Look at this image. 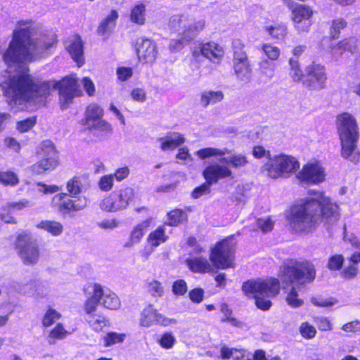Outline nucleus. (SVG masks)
<instances>
[{"mask_svg": "<svg viewBox=\"0 0 360 360\" xmlns=\"http://www.w3.org/2000/svg\"><path fill=\"white\" fill-rule=\"evenodd\" d=\"M56 44V35L44 31L41 25L29 20L17 22L2 60L9 69L8 74L12 69L21 70L14 75L0 76V86L9 105H44L51 92L58 89L62 108H66L74 97L82 95L76 75L66 76L60 81H39L27 73L24 65L46 57Z\"/></svg>", "mask_w": 360, "mask_h": 360, "instance_id": "1", "label": "nucleus"}, {"mask_svg": "<svg viewBox=\"0 0 360 360\" xmlns=\"http://www.w3.org/2000/svg\"><path fill=\"white\" fill-rule=\"evenodd\" d=\"M338 206L321 191H311L310 196L300 199L287 216L291 228L297 232L309 231L321 221L330 224L338 219Z\"/></svg>", "mask_w": 360, "mask_h": 360, "instance_id": "2", "label": "nucleus"}, {"mask_svg": "<svg viewBox=\"0 0 360 360\" xmlns=\"http://www.w3.org/2000/svg\"><path fill=\"white\" fill-rule=\"evenodd\" d=\"M315 277L314 266L308 261L295 262L292 265L283 267L281 280L283 283L291 285L286 297L287 303L290 307H298L302 305L303 300L298 297V292L304 285L312 282Z\"/></svg>", "mask_w": 360, "mask_h": 360, "instance_id": "3", "label": "nucleus"}, {"mask_svg": "<svg viewBox=\"0 0 360 360\" xmlns=\"http://www.w3.org/2000/svg\"><path fill=\"white\" fill-rule=\"evenodd\" d=\"M336 128L341 143V155L349 161L357 163L360 154L356 150L359 132L354 117L348 112L337 116Z\"/></svg>", "mask_w": 360, "mask_h": 360, "instance_id": "4", "label": "nucleus"}, {"mask_svg": "<svg viewBox=\"0 0 360 360\" xmlns=\"http://www.w3.org/2000/svg\"><path fill=\"white\" fill-rule=\"evenodd\" d=\"M84 176H75L66 183L68 193H60L53 196V206L57 207L60 212L69 214L84 210L87 205L85 197H78L84 190Z\"/></svg>", "mask_w": 360, "mask_h": 360, "instance_id": "5", "label": "nucleus"}, {"mask_svg": "<svg viewBox=\"0 0 360 360\" xmlns=\"http://www.w3.org/2000/svg\"><path fill=\"white\" fill-rule=\"evenodd\" d=\"M280 284L277 279L270 278L266 280L248 281L243 285L245 295L255 300L257 307L262 310H268L271 306L269 298L278 294Z\"/></svg>", "mask_w": 360, "mask_h": 360, "instance_id": "6", "label": "nucleus"}, {"mask_svg": "<svg viewBox=\"0 0 360 360\" xmlns=\"http://www.w3.org/2000/svg\"><path fill=\"white\" fill-rule=\"evenodd\" d=\"M300 162L297 158L280 153L269 158L262 166V171L273 179L288 177L300 169Z\"/></svg>", "mask_w": 360, "mask_h": 360, "instance_id": "7", "label": "nucleus"}, {"mask_svg": "<svg viewBox=\"0 0 360 360\" xmlns=\"http://www.w3.org/2000/svg\"><path fill=\"white\" fill-rule=\"evenodd\" d=\"M230 153L231 151L226 148L219 149L210 147L198 150L195 153L196 155L201 160H205L211 157H221L219 162H214L210 165H218L227 167L231 172V175L229 176H226L225 179H232L233 177L231 167L234 169L243 167L248 162L247 157L240 153L232 154L229 157H224V155Z\"/></svg>", "mask_w": 360, "mask_h": 360, "instance_id": "8", "label": "nucleus"}, {"mask_svg": "<svg viewBox=\"0 0 360 360\" xmlns=\"http://www.w3.org/2000/svg\"><path fill=\"white\" fill-rule=\"evenodd\" d=\"M35 153L39 160L30 167L34 174H41L52 171L58 166V152L52 141H42L36 148Z\"/></svg>", "mask_w": 360, "mask_h": 360, "instance_id": "9", "label": "nucleus"}, {"mask_svg": "<svg viewBox=\"0 0 360 360\" xmlns=\"http://www.w3.org/2000/svg\"><path fill=\"white\" fill-rule=\"evenodd\" d=\"M35 153L39 160L30 167L34 174H41L52 171L58 166V152L52 141H42L36 148Z\"/></svg>", "mask_w": 360, "mask_h": 360, "instance_id": "10", "label": "nucleus"}, {"mask_svg": "<svg viewBox=\"0 0 360 360\" xmlns=\"http://www.w3.org/2000/svg\"><path fill=\"white\" fill-rule=\"evenodd\" d=\"M135 196L134 190L122 187L105 195L99 202L100 209L106 212H117L128 207Z\"/></svg>", "mask_w": 360, "mask_h": 360, "instance_id": "11", "label": "nucleus"}, {"mask_svg": "<svg viewBox=\"0 0 360 360\" xmlns=\"http://www.w3.org/2000/svg\"><path fill=\"white\" fill-rule=\"evenodd\" d=\"M235 245L233 238L229 237L212 249L210 258L216 269H226L233 266Z\"/></svg>", "mask_w": 360, "mask_h": 360, "instance_id": "12", "label": "nucleus"}, {"mask_svg": "<svg viewBox=\"0 0 360 360\" xmlns=\"http://www.w3.org/2000/svg\"><path fill=\"white\" fill-rule=\"evenodd\" d=\"M15 245L18 255L24 264L33 266L38 262L40 256L39 248L30 233L25 231L19 233Z\"/></svg>", "mask_w": 360, "mask_h": 360, "instance_id": "13", "label": "nucleus"}, {"mask_svg": "<svg viewBox=\"0 0 360 360\" xmlns=\"http://www.w3.org/2000/svg\"><path fill=\"white\" fill-rule=\"evenodd\" d=\"M206 182L195 188L192 192L194 198H198L202 195L210 193V186L217 184L219 180L224 179L231 175V172L227 167L218 165H208L202 172Z\"/></svg>", "mask_w": 360, "mask_h": 360, "instance_id": "14", "label": "nucleus"}, {"mask_svg": "<svg viewBox=\"0 0 360 360\" xmlns=\"http://www.w3.org/2000/svg\"><path fill=\"white\" fill-rule=\"evenodd\" d=\"M176 323V319L167 317L159 313L152 304L144 307L140 314L139 324L142 327L149 328L153 325L167 327Z\"/></svg>", "mask_w": 360, "mask_h": 360, "instance_id": "15", "label": "nucleus"}, {"mask_svg": "<svg viewBox=\"0 0 360 360\" xmlns=\"http://www.w3.org/2000/svg\"><path fill=\"white\" fill-rule=\"evenodd\" d=\"M86 301H92L96 307L101 303L104 307L111 310H116L121 305L120 300L115 292L110 289L103 288L99 284L94 285L93 294Z\"/></svg>", "mask_w": 360, "mask_h": 360, "instance_id": "16", "label": "nucleus"}, {"mask_svg": "<svg viewBox=\"0 0 360 360\" xmlns=\"http://www.w3.org/2000/svg\"><path fill=\"white\" fill-rule=\"evenodd\" d=\"M313 11L304 4H295L291 8V20L298 34L308 32L312 25Z\"/></svg>", "mask_w": 360, "mask_h": 360, "instance_id": "17", "label": "nucleus"}, {"mask_svg": "<svg viewBox=\"0 0 360 360\" xmlns=\"http://www.w3.org/2000/svg\"><path fill=\"white\" fill-rule=\"evenodd\" d=\"M297 178L302 183L318 184L325 179V169L319 161H311L302 167Z\"/></svg>", "mask_w": 360, "mask_h": 360, "instance_id": "18", "label": "nucleus"}, {"mask_svg": "<svg viewBox=\"0 0 360 360\" xmlns=\"http://www.w3.org/2000/svg\"><path fill=\"white\" fill-rule=\"evenodd\" d=\"M307 78L304 83L309 89L320 90L325 87L327 79L324 66L312 63L305 69Z\"/></svg>", "mask_w": 360, "mask_h": 360, "instance_id": "19", "label": "nucleus"}, {"mask_svg": "<svg viewBox=\"0 0 360 360\" xmlns=\"http://www.w3.org/2000/svg\"><path fill=\"white\" fill-rule=\"evenodd\" d=\"M84 319L89 326L96 332H99L108 325V319L97 312V307L92 301H86L84 305Z\"/></svg>", "mask_w": 360, "mask_h": 360, "instance_id": "20", "label": "nucleus"}, {"mask_svg": "<svg viewBox=\"0 0 360 360\" xmlns=\"http://www.w3.org/2000/svg\"><path fill=\"white\" fill-rule=\"evenodd\" d=\"M136 50L139 61L143 63H153L158 56L155 43L148 39L138 40Z\"/></svg>", "mask_w": 360, "mask_h": 360, "instance_id": "21", "label": "nucleus"}, {"mask_svg": "<svg viewBox=\"0 0 360 360\" xmlns=\"http://www.w3.org/2000/svg\"><path fill=\"white\" fill-rule=\"evenodd\" d=\"M233 70L237 79L243 83H248L252 77V70L248 56L238 55L233 59Z\"/></svg>", "mask_w": 360, "mask_h": 360, "instance_id": "22", "label": "nucleus"}, {"mask_svg": "<svg viewBox=\"0 0 360 360\" xmlns=\"http://www.w3.org/2000/svg\"><path fill=\"white\" fill-rule=\"evenodd\" d=\"M13 287L17 292L37 299L44 297L47 295V290L44 288V285L35 281L23 285L19 283H14Z\"/></svg>", "mask_w": 360, "mask_h": 360, "instance_id": "23", "label": "nucleus"}, {"mask_svg": "<svg viewBox=\"0 0 360 360\" xmlns=\"http://www.w3.org/2000/svg\"><path fill=\"white\" fill-rule=\"evenodd\" d=\"M66 49L78 67L84 63L83 43L79 36L74 35L66 42Z\"/></svg>", "mask_w": 360, "mask_h": 360, "instance_id": "24", "label": "nucleus"}, {"mask_svg": "<svg viewBox=\"0 0 360 360\" xmlns=\"http://www.w3.org/2000/svg\"><path fill=\"white\" fill-rule=\"evenodd\" d=\"M357 49V40L355 38L343 39L338 43L330 44V53L335 60H338L346 52L354 53Z\"/></svg>", "mask_w": 360, "mask_h": 360, "instance_id": "25", "label": "nucleus"}, {"mask_svg": "<svg viewBox=\"0 0 360 360\" xmlns=\"http://www.w3.org/2000/svg\"><path fill=\"white\" fill-rule=\"evenodd\" d=\"M160 148L164 151L173 150L185 142L183 134L179 132H170L166 136L158 139Z\"/></svg>", "mask_w": 360, "mask_h": 360, "instance_id": "26", "label": "nucleus"}, {"mask_svg": "<svg viewBox=\"0 0 360 360\" xmlns=\"http://www.w3.org/2000/svg\"><path fill=\"white\" fill-rule=\"evenodd\" d=\"M202 54L210 60H219L224 56L222 47L214 42H207L201 45L199 51L195 50L193 55L195 57Z\"/></svg>", "mask_w": 360, "mask_h": 360, "instance_id": "27", "label": "nucleus"}, {"mask_svg": "<svg viewBox=\"0 0 360 360\" xmlns=\"http://www.w3.org/2000/svg\"><path fill=\"white\" fill-rule=\"evenodd\" d=\"M190 269L195 273H210L214 271V266L205 257H194L186 260Z\"/></svg>", "mask_w": 360, "mask_h": 360, "instance_id": "28", "label": "nucleus"}, {"mask_svg": "<svg viewBox=\"0 0 360 360\" xmlns=\"http://www.w3.org/2000/svg\"><path fill=\"white\" fill-rule=\"evenodd\" d=\"M263 29L272 39L278 40H283L288 34L287 25L283 22L266 23Z\"/></svg>", "mask_w": 360, "mask_h": 360, "instance_id": "29", "label": "nucleus"}, {"mask_svg": "<svg viewBox=\"0 0 360 360\" xmlns=\"http://www.w3.org/2000/svg\"><path fill=\"white\" fill-rule=\"evenodd\" d=\"M221 356L222 359L226 360H252V354L243 349H230L226 347L221 348Z\"/></svg>", "mask_w": 360, "mask_h": 360, "instance_id": "30", "label": "nucleus"}, {"mask_svg": "<svg viewBox=\"0 0 360 360\" xmlns=\"http://www.w3.org/2000/svg\"><path fill=\"white\" fill-rule=\"evenodd\" d=\"M102 116V108L96 104H91L86 108L85 118L82 120V124L85 128L92 126L94 123L101 120Z\"/></svg>", "mask_w": 360, "mask_h": 360, "instance_id": "31", "label": "nucleus"}, {"mask_svg": "<svg viewBox=\"0 0 360 360\" xmlns=\"http://www.w3.org/2000/svg\"><path fill=\"white\" fill-rule=\"evenodd\" d=\"M169 238L165 226H160L155 230L150 232L147 238V242L151 248H157L165 243Z\"/></svg>", "mask_w": 360, "mask_h": 360, "instance_id": "32", "label": "nucleus"}, {"mask_svg": "<svg viewBox=\"0 0 360 360\" xmlns=\"http://www.w3.org/2000/svg\"><path fill=\"white\" fill-rule=\"evenodd\" d=\"M148 225V221H144L134 226L131 231L129 240L124 244V247L131 248L138 244L143 236Z\"/></svg>", "mask_w": 360, "mask_h": 360, "instance_id": "33", "label": "nucleus"}, {"mask_svg": "<svg viewBox=\"0 0 360 360\" xmlns=\"http://www.w3.org/2000/svg\"><path fill=\"white\" fill-rule=\"evenodd\" d=\"M146 6L143 2H137L130 10V20L136 25H143L146 22Z\"/></svg>", "mask_w": 360, "mask_h": 360, "instance_id": "34", "label": "nucleus"}, {"mask_svg": "<svg viewBox=\"0 0 360 360\" xmlns=\"http://www.w3.org/2000/svg\"><path fill=\"white\" fill-rule=\"evenodd\" d=\"M36 227L46 231L53 236H59L63 231V224L54 220H43L38 223Z\"/></svg>", "mask_w": 360, "mask_h": 360, "instance_id": "35", "label": "nucleus"}, {"mask_svg": "<svg viewBox=\"0 0 360 360\" xmlns=\"http://www.w3.org/2000/svg\"><path fill=\"white\" fill-rule=\"evenodd\" d=\"M223 98L224 94L220 90H205L200 94V103L202 106L207 107L221 101Z\"/></svg>", "mask_w": 360, "mask_h": 360, "instance_id": "36", "label": "nucleus"}, {"mask_svg": "<svg viewBox=\"0 0 360 360\" xmlns=\"http://www.w3.org/2000/svg\"><path fill=\"white\" fill-rule=\"evenodd\" d=\"M205 21L203 19L198 20L188 26L182 31L186 41H192L205 27Z\"/></svg>", "mask_w": 360, "mask_h": 360, "instance_id": "37", "label": "nucleus"}, {"mask_svg": "<svg viewBox=\"0 0 360 360\" xmlns=\"http://www.w3.org/2000/svg\"><path fill=\"white\" fill-rule=\"evenodd\" d=\"M86 129H89L94 134L101 136H105L112 131L110 124L102 119L98 120L94 123L92 126H89Z\"/></svg>", "mask_w": 360, "mask_h": 360, "instance_id": "38", "label": "nucleus"}, {"mask_svg": "<svg viewBox=\"0 0 360 360\" xmlns=\"http://www.w3.org/2000/svg\"><path fill=\"white\" fill-rule=\"evenodd\" d=\"M117 18V12L115 10L111 11L110 14L102 21L98 27V32L104 34L107 32L111 30L115 27Z\"/></svg>", "mask_w": 360, "mask_h": 360, "instance_id": "39", "label": "nucleus"}, {"mask_svg": "<svg viewBox=\"0 0 360 360\" xmlns=\"http://www.w3.org/2000/svg\"><path fill=\"white\" fill-rule=\"evenodd\" d=\"M289 64V70L288 74L290 77L294 82H300L303 77V72L302 69L300 68V65L299 61L296 58H291L288 61Z\"/></svg>", "mask_w": 360, "mask_h": 360, "instance_id": "40", "label": "nucleus"}, {"mask_svg": "<svg viewBox=\"0 0 360 360\" xmlns=\"http://www.w3.org/2000/svg\"><path fill=\"white\" fill-rule=\"evenodd\" d=\"M188 20V16L184 14H175L170 17L169 27L174 31H179L180 28L185 29V23Z\"/></svg>", "mask_w": 360, "mask_h": 360, "instance_id": "41", "label": "nucleus"}, {"mask_svg": "<svg viewBox=\"0 0 360 360\" xmlns=\"http://www.w3.org/2000/svg\"><path fill=\"white\" fill-rule=\"evenodd\" d=\"M157 342L162 348L170 349L176 344V340L172 332H165L159 337Z\"/></svg>", "mask_w": 360, "mask_h": 360, "instance_id": "42", "label": "nucleus"}, {"mask_svg": "<svg viewBox=\"0 0 360 360\" xmlns=\"http://www.w3.org/2000/svg\"><path fill=\"white\" fill-rule=\"evenodd\" d=\"M220 310L223 314L221 321L229 322L231 326L236 327H240L242 326V323L232 316V310L226 304H222Z\"/></svg>", "mask_w": 360, "mask_h": 360, "instance_id": "43", "label": "nucleus"}, {"mask_svg": "<svg viewBox=\"0 0 360 360\" xmlns=\"http://www.w3.org/2000/svg\"><path fill=\"white\" fill-rule=\"evenodd\" d=\"M125 338L126 335L124 333H108L103 338L104 346L110 347L117 343H122L125 340Z\"/></svg>", "mask_w": 360, "mask_h": 360, "instance_id": "44", "label": "nucleus"}, {"mask_svg": "<svg viewBox=\"0 0 360 360\" xmlns=\"http://www.w3.org/2000/svg\"><path fill=\"white\" fill-rule=\"evenodd\" d=\"M261 51L267 57L266 59L276 60L281 54L279 48L271 44L265 43L261 46Z\"/></svg>", "mask_w": 360, "mask_h": 360, "instance_id": "45", "label": "nucleus"}, {"mask_svg": "<svg viewBox=\"0 0 360 360\" xmlns=\"http://www.w3.org/2000/svg\"><path fill=\"white\" fill-rule=\"evenodd\" d=\"M186 219V214L181 210L177 209L168 213V224L176 226Z\"/></svg>", "mask_w": 360, "mask_h": 360, "instance_id": "46", "label": "nucleus"}, {"mask_svg": "<svg viewBox=\"0 0 360 360\" xmlns=\"http://www.w3.org/2000/svg\"><path fill=\"white\" fill-rule=\"evenodd\" d=\"M18 178L13 172H0V183L6 186H14L18 184Z\"/></svg>", "mask_w": 360, "mask_h": 360, "instance_id": "47", "label": "nucleus"}, {"mask_svg": "<svg viewBox=\"0 0 360 360\" xmlns=\"http://www.w3.org/2000/svg\"><path fill=\"white\" fill-rule=\"evenodd\" d=\"M261 73L269 78H272L276 70V65L268 59H263L259 63Z\"/></svg>", "mask_w": 360, "mask_h": 360, "instance_id": "48", "label": "nucleus"}, {"mask_svg": "<svg viewBox=\"0 0 360 360\" xmlns=\"http://www.w3.org/2000/svg\"><path fill=\"white\" fill-rule=\"evenodd\" d=\"M147 290L153 297H160L164 293V289L162 283L156 280H152L147 283Z\"/></svg>", "mask_w": 360, "mask_h": 360, "instance_id": "49", "label": "nucleus"}, {"mask_svg": "<svg viewBox=\"0 0 360 360\" xmlns=\"http://www.w3.org/2000/svg\"><path fill=\"white\" fill-rule=\"evenodd\" d=\"M114 185V176L112 174H106L101 176L98 182V188L101 191L108 192L110 191Z\"/></svg>", "mask_w": 360, "mask_h": 360, "instance_id": "50", "label": "nucleus"}, {"mask_svg": "<svg viewBox=\"0 0 360 360\" xmlns=\"http://www.w3.org/2000/svg\"><path fill=\"white\" fill-rule=\"evenodd\" d=\"M60 314L53 309H49L43 318L42 323L44 326L48 327L51 326L56 321L58 320Z\"/></svg>", "mask_w": 360, "mask_h": 360, "instance_id": "51", "label": "nucleus"}, {"mask_svg": "<svg viewBox=\"0 0 360 360\" xmlns=\"http://www.w3.org/2000/svg\"><path fill=\"white\" fill-rule=\"evenodd\" d=\"M347 26V22L342 18L334 20L330 28V35L333 39L339 37L340 31Z\"/></svg>", "mask_w": 360, "mask_h": 360, "instance_id": "52", "label": "nucleus"}, {"mask_svg": "<svg viewBox=\"0 0 360 360\" xmlns=\"http://www.w3.org/2000/svg\"><path fill=\"white\" fill-rule=\"evenodd\" d=\"M37 119L35 117H28L24 120L17 122L16 128L20 132H26L31 129L36 124Z\"/></svg>", "mask_w": 360, "mask_h": 360, "instance_id": "53", "label": "nucleus"}, {"mask_svg": "<svg viewBox=\"0 0 360 360\" xmlns=\"http://www.w3.org/2000/svg\"><path fill=\"white\" fill-rule=\"evenodd\" d=\"M302 336L306 339H311L316 334V328L307 322L302 323L300 327Z\"/></svg>", "mask_w": 360, "mask_h": 360, "instance_id": "54", "label": "nucleus"}, {"mask_svg": "<svg viewBox=\"0 0 360 360\" xmlns=\"http://www.w3.org/2000/svg\"><path fill=\"white\" fill-rule=\"evenodd\" d=\"M187 284L183 279L175 281L172 287V292L176 296L184 295L187 292Z\"/></svg>", "mask_w": 360, "mask_h": 360, "instance_id": "55", "label": "nucleus"}, {"mask_svg": "<svg viewBox=\"0 0 360 360\" xmlns=\"http://www.w3.org/2000/svg\"><path fill=\"white\" fill-rule=\"evenodd\" d=\"M257 225L262 232H268L273 229L274 221L271 217L259 218L257 219Z\"/></svg>", "mask_w": 360, "mask_h": 360, "instance_id": "56", "label": "nucleus"}, {"mask_svg": "<svg viewBox=\"0 0 360 360\" xmlns=\"http://www.w3.org/2000/svg\"><path fill=\"white\" fill-rule=\"evenodd\" d=\"M96 224L101 229L111 231L118 227L119 221L115 218H110L98 221Z\"/></svg>", "mask_w": 360, "mask_h": 360, "instance_id": "57", "label": "nucleus"}, {"mask_svg": "<svg viewBox=\"0 0 360 360\" xmlns=\"http://www.w3.org/2000/svg\"><path fill=\"white\" fill-rule=\"evenodd\" d=\"M190 41H186L184 36L181 32V39H171L169 44V49L172 52H177L181 50L186 44Z\"/></svg>", "mask_w": 360, "mask_h": 360, "instance_id": "58", "label": "nucleus"}, {"mask_svg": "<svg viewBox=\"0 0 360 360\" xmlns=\"http://www.w3.org/2000/svg\"><path fill=\"white\" fill-rule=\"evenodd\" d=\"M344 258L340 255H335L330 257L328 266L331 270H338L341 268Z\"/></svg>", "mask_w": 360, "mask_h": 360, "instance_id": "59", "label": "nucleus"}, {"mask_svg": "<svg viewBox=\"0 0 360 360\" xmlns=\"http://www.w3.org/2000/svg\"><path fill=\"white\" fill-rule=\"evenodd\" d=\"M69 333L64 328L61 324H57V326L50 333V338L55 339H63Z\"/></svg>", "mask_w": 360, "mask_h": 360, "instance_id": "60", "label": "nucleus"}, {"mask_svg": "<svg viewBox=\"0 0 360 360\" xmlns=\"http://www.w3.org/2000/svg\"><path fill=\"white\" fill-rule=\"evenodd\" d=\"M37 191L44 194L55 193L60 191V187L56 185H46L42 183H38Z\"/></svg>", "mask_w": 360, "mask_h": 360, "instance_id": "61", "label": "nucleus"}, {"mask_svg": "<svg viewBox=\"0 0 360 360\" xmlns=\"http://www.w3.org/2000/svg\"><path fill=\"white\" fill-rule=\"evenodd\" d=\"M232 47L233 51V58H236L237 56H240V54L247 56L246 52L244 51L245 45L240 39H234L232 42Z\"/></svg>", "mask_w": 360, "mask_h": 360, "instance_id": "62", "label": "nucleus"}, {"mask_svg": "<svg viewBox=\"0 0 360 360\" xmlns=\"http://www.w3.org/2000/svg\"><path fill=\"white\" fill-rule=\"evenodd\" d=\"M315 323L319 329L322 331H328L332 330V323L328 318L317 317L315 319Z\"/></svg>", "mask_w": 360, "mask_h": 360, "instance_id": "63", "label": "nucleus"}, {"mask_svg": "<svg viewBox=\"0 0 360 360\" xmlns=\"http://www.w3.org/2000/svg\"><path fill=\"white\" fill-rule=\"evenodd\" d=\"M342 330L346 333H360V321H354L344 324Z\"/></svg>", "mask_w": 360, "mask_h": 360, "instance_id": "64", "label": "nucleus"}]
</instances>
